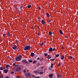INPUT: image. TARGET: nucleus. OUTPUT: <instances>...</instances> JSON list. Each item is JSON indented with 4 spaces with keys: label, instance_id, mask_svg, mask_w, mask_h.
<instances>
[{
    "label": "nucleus",
    "instance_id": "1",
    "mask_svg": "<svg viewBox=\"0 0 78 78\" xmlns=\"http://www.w3.org/2000/svg\"><path fill=\"white\" fill-rule=\"evenodd\" d=\"M31 49V47L30 46H27L23 48L24 50H29Z\"/></svg>",
    "mask_w": 78,
    "mask_h": 78
},
{
    "label": "nucleus",
    "instance_id": "2",
    "mask_svg": "<svg viewBox=\"0 0 78 78\" xmlns=\"http://www.w3.org/2000/svg\"><path fill=\"white\" fill-rule=\"evenodd\" d=\"M20 58H22V56H21L20 55H19L18 57H16V61H20V60H21Z\"/></svg>",
    "mask_w": 78,
    "mask_h": 78
},
{
    "label": "nucleus",
    "instance_id": "3",
    "mask_svg": "<svg viewBox=\"0 0 78 78\" xmlns=\"http://www.w3.org/2000/svg\"><path fill=\"white\" fill-rule=\"evenodd\" d=\"M12 48L15 50H16L17 49V46L16 45H14L12 46Z\"/></svg>",
    "mask_w": 78,
    "mask_h": 78
},
{
    "label": "nucleus",
    "instance_id": "4",
    "mask_svg": "<svg viewBox=\"0 0 78 78\" xmlns=\"http://www.w3.org/2000/svg\"><path fill=\"white\" fill-rule=\"evenodd\" d=\"M9 67H10V66L9 65H7L6 66V68H5V69H9Z\"/></svg>",
    "mask_w": 78,
    "mask_h": 78
},
{
    "label": "nucleus",
    "instance_id": "5",
    "mask_svg": "<svg viewBox=\"0 0 78 78\" xmlns=\"http://www.w3.org/2000/svg\"><path fill=\"white\" fill-rule=\"evenodd\" d=\"M20 69H21L20 68V67H18L16 69V70L17 71H19L20 70Z\"/></svg>",
    "mask_w": 78,
    "mask_h": 78
},
{
    "label": "nucleus",
    "instance_id": "6",
    "mask_svg": "<svg viewBox=\"0 0 78 78\" xmlns=\"http://www.w3.org/2000/svg\"><path fill=\"white\" fill-rule=\"evenodd\" d=\"M34 54L33 52H32L30 54V56H31V57H33L34 56Z\"/></svg>",
    "mask_w": 78,
    "mask_h": 78
},
{
    "label": "nucleus",
    "instance_id": "7",
    "mask_svg": "<svg viewBox=\"0 0 78 78\" xmlns=\"http://www.w3.org/2000/svg\"><path fill=\"white\" fill-rule=\"evenodd\" d=\"M51 56H50V55H48L47 56V58L48 59H51Z\"/></svg>",
    "mask_w": 78,
    "mask_h": 78
},
{
    "label": "nucleus",
    "instance_id": "8",
    "mask_svg": "<svg viewBox=\"0 0 78 78\" xmlns=\"http://www.w3.org/2000/svg\"><path fill=\"white\" fill-rule=\"evenodd\" d=\"M62 76V75L61 74H58L57 75V77L58 78L61 77Z\"/></svg>",
    "mask_w": 78,
    "mask_h": 78
},
{
    "label": "nucleus",
    "instance_id": "9",
    "mask_svg": "<svg viewBox=\"0 0 78 78\" xmlns=\"http://www.w3.org/2000/svg\"><path fill=\"white\" fill-rule=\"evenodd\" d=\"M13 65L14 67H17L18 66V65L17 63H14Z\"/></svg>",
    "mask_w": 78,
    "mask_h": 78
},
{
    "label": "nucleus",
    "instance_id": "10",
    "mask_svg": "<svg viewBox=\"0 0 78 78\" xmlns=\"http://www.w3.org/2000/svg\"><path fill=\"white\" fill-rule=\"evenodd\" d=\"M61 59L62 60L64 59V55H62L61 57Z\"/></svg>",
    "mask_w": 78,
    "mask_h": 78
},
{
    "label": "nucleus",
    "instance_id": "11",
    "mask_svg": "<svg viewBox=\"0 0 78 78\" xmlns=\"http://www.w3.org/2000/svg\"><path fill=\"white\" fill-rule=\"evenodd\" d=\"M8 70L5 69L4 70V73H6L8 72Z\"/></svg>",
    "mask_w": 78,
    "mask_h": 78
},
{
    "label": "nucleus",
    "instance_id": "12",
    "mask_svg": "<svg viewBox=\"0 0 78 78\" xmlns=\"http://www.w3.org/2000/svg\"><path fill=\"white\" fill-rule=\"evenodd\" d=\"M41 23L42 25H44L45 24V21L44 20H41Z\"/></svg>",
    "mask_w": 78,
    "mask_h": 78
},
{
    "label": "nucleus",
    "instance_id": "13",
    "mask_svg": "<svg viewBox=\"0 0 78 78\" xmlns=\"http://www.w3.org/2000/svg\"><path fill=\"white\" fill-rule=\"evenodd\" d=\"M22 61H23V63H27V60H23Z\"/></svg>",
    "mask_w": 78,
    "mask_h": 78
},
{
    "label": "nucleus",
    "instance_id": "14",
    "mask_svg": "<svg viewBox=\"0 0 78 78\" xmlns=\"http://www.w3.org/2000/svg\"><path fill=\"white\" fill-rule=\"evenodd\" d=\"M46 16H47L48 17H50V15H49V13H46Z\"/></svg>",
    "mask_w": 78,
    "mask_h": 78
},
{
    "label": "nucleus",
    "instance_id": "15",
    "mask_svg": "<svg viewBox=\"0 0 78 78\" xmlns=\"http://www.w3.org/2000/svg\"><path fill=\"white\" fill-rule=\"evenodd\" d=\"M59 32H60V33L61 34H63V33L62 32V30H59Z\"/></svg>",
    "mask_w": 78,
    "mask_h": 78
},
{
    "label": "nucleus",
    "instance_id": "16",
    "mask_svg": "<svg viewBox=\"0 0 78 78\" xmlns=\"http://www.w3.org/2000/svg\"><path fill=\"white\" fill-rule=\"evenodd\" d=\"M52 48H50L49 49V51H52Z\"/></svg>",
    "mask_w": 78,
    "mask_h": 78
},
{
    "label": "nucleus",
    "instance_id": "17",
    "mask_svg": "<svg viewBox=\"0 0 78 78\" xmlns=\"http://www.w3.org/2000/svg\"><path fill=\"white\" fill-rule=\"evenodd\" d=\"M48 34L49 36H51L52 34V32H50Z\"/></svg>",
    "mask_w": 78,
    "mask_h": 78
},
{
    "label": "nucleus",
    "instance_id": "18",
    "mask_svg": "<svg viewBox=\"0 0 78 78\" xmlns=\"http://www.w3.org/2000/svg\"><path fill=\"white\" fill-rule=\"evenodd\" d=\"M10 36V33H9V32H8L7 33V36L8 37H9Z\"/></svg>",
    "mask_w": 78,
    "mask_h": 78
},
{
    "label": "nucleus",
    "instance_id": "19",
    "mask_svg": "<svg viewBox=\"0 0 78 78\" xmlns=\"http://www.w3.org/2000/svg\"><path fill=\"white\" fill-rule=\"evenodd\" d=\"M49 76L50 78H52V76H53V74H50Z\"/></svg>",
    "mask_w": 78,
    "mask_h": 78
},
{
    "label": "nucleus",
    "instance_id": "20",
    "mask_svg": "<svg viewBox=\"0 0 78 78\" xmlns=\"http://www.w3.org/2000/svg\"><path fill=\"white\" fill-rule=\"evenodd\" d=\"M34 73H39V72L37 71H34Z\"/></svg>",
    "mask_w": 78,
    "mask_h": 78
},
{
    "label": "nucleus",
    "instance_id": "21",
    "mask_svg": "<svg viewBox=\"0 0 78 78\" xmlns=\"http://www.w3.org/2000/svg\"><path fill=\"white\" fill-rule=\"evenodd\" d=\"M31 73H28V76H29L30 77L31 76Z\"/></svg>",
    "mask_w": 78,
    "mask_h": 78
},
{
    "label": "nucleus",
    "instance_id": "22",
    "mask_svg": "<svg viewBox=\"0 0 78 78\" xmlns=\"http://www.w3.org/2000/svg\"><path fill=\"white\" fill-rule=\"evenodd\" d=\"M31 5H27V7L28 8H30L31 7Z\"/></svg>",
    "mask_w": 78,
    "mask_h": 78
},
{
    "label": "nucleus",
    "instance_id": "23",
    "mask_svg": "<svg viewBox=\"0 0 78 78\" xmlns=\"http://www.w3.org/2000/svg\"><path fill=\"white\" fill-rule=\"evenodd\" d=\"M50 61H55V59H54L53 58L51 59L50 60Z\"/></svg>",
    "mask_w": 78,
    "mask_h": 78
},
{
    "label": "nucleus",
    "instance_id": "24",
    "mask_svg": "<svg viewBox=\"0 0 78 78\" xmlns=\"http://www.w3.org/2000/svg\"><path fill=\"white\" fill-rule=\"evenodd\" d=\"M0 70H3V67H1L0 68Z\"/></svg>",
    "mask_w": 78,
    "mask_h": 78
},
{
    "label": "nucleus",
    "instance_id": "25",
    "mask_svg": "<svg viewBox=\"0 0 78 78\" xmlns=\"http://www.w3.org/2000/svg\"><path fill=\"white\" fill-rule=\"evenodd\" d=\"M44 55L45 56H47L48 55V54H47V53L44 54Z\"/></svg>",
    "mask_w": 78,
    "mask_h": 78
},
{
    "label": "nucleus",
    "instance_id": "26",
    "mask_svg": "<svg viewBox=\"0 0 78 78\" xmlns=\"http://www.w3.org/2000/svg\"><path fill=\"white\" fill-rule=\"evenodd\" d=\"M20 9H22L23 8V6H20Z\"/></svg>",
    "mask_w": 78,
    "mask_h": 78
},
{
    "label": "nucleus",
    "instance_id": "27",
    "mask_svg": "<svg viewBox=\"0 0 78 78\" xmlns=\"http://www.w3.org/2000/svg\"><path fill=\"white\" fill-rule=\"evenodd\" d=\"M28 73L26 74H25V76H28Z\"/></svg>",
    "mask_w": 78,
    "mask_h": 78
},
{
    "label": "nucleus",
    "instance_id": "28",
    "mask_svg": "<svg viewBox=\"0 0 78 78\" xmlns=\"http://www.w3.org/2000/svg\"><path fill=\"white\" fill-rule=\"evenodd\" d=\"M68 58H70V59H72V57L71 56H69L68 57Z\"/></svg>",
    "mask_w": 78,
    "mask_h": 78
},
{
    "label": "nucleus",
    "instance_id": "29",
    "mask_svg": "<svg viewBox=\"0 0 78 78\" xmlns=\"http://www.w3.org/2000/svg\"><path fill=\"white\" fill-rule=\"evenodd\" d=\"M36 61H34V62H33V64H35V63H36Z\"/></svg>",
    "mask_w": 78,
    "mask_h": 78
},
{
    "label": "nucleus",
    "instance_id": "30",
    "mask_svg": "<svg viewBox=\"0 0 78 78\" xmlns=\"http://www.w3.org/2000/svg\"><path fill=\"white\" fill-rule=\"evenodd\" d=\"M53 63H51V68H52V67H53Z\"/></svg>",
    "mask_w": 78,
    "mask_h": 78
},
{
    "label": "nucleus",
    "instance_id": "31",
    "mask_svg": "<svg viewBox=\"0 0 78 78\" xmlns=\"http://www.w3.org/2000/svg\"><path fill=\"white\" fill-rule=\"evenodd\" d=\"M59 54L56 55V57H59Z\"/></svg>",
    "mask_w": 78,
    "mask_h": 78
},
{
    "label": "nucleus",
    "instance_id": "32",
    "mask_svg": "<svg viewBox=\"0 0 78 78\" xmlns=\"http://www.w3.org/2000/svg\"><path fill=\"white\" fill-rule=\"evenodd\" d=\"M28 61L29 62H33V61L31 60H29Z\"/></svg>",
    "mask_w": 78,
    "mask_h": 78
},
{
    "label": "nucleus",
    "instance_id": "33",
    "mask_svg": "<svg viewBox=\"0 0 78 78\" xmlns=\"http://www.w3.org/2000/svg\"><path fill=\"white\" fill-rule=\"evenodd\" d=\"M17 78H21L22 77H21V76H17L16 77Z\"/></svg>",
    "mask_w": 78,
    "mask_h": 78
},
{
    "label": "nucleus",
    "instance_id": "34",
    "mask_svg": "<svg viewBox=\"0 0 78 78\" xmlns=\"http://www.w3.org/2000/svg\"><path fill=\"white\" fill-rule=\"evenodd\" d=\"M43 44H44V43L42 42V43H41L40 44L41 46H42V45H43Z\"/></svg>",
    "mask_w": 78,
    "mask_h": 78
},
{
    "label": "nucleus",
    "instance_id": "35",
    "mask_svg": "<svg viewBox=\"0 0 78 78\" xmlns=\"http://www.w3.org/2000/svg\"><path fill=\"white\" fill-rule=\"evenodd\" d=\"M48 22H49V23H50V22H51V20H48Z\"/></svg>",
    "mask_w": 78,
    "mask_h": 78
},
{
    "label": "nucleus",
    "instance_id": "36",
    "mask_svg": "<svg viewBox=\"0 0 78 78\" xmlns=\"http://www.w3.org/2000/svg\"><path fill=\"white\" fill-rule=\"evenodd\" d=\"M3 36H4V37H5V36H6V34H3Z\"/></svg>",
    "mask_w": 78,
    "mask_h": 78
},
{
    "label": "nucleus",
    "instance_id": "37",
    "mask_svg": "<svg viewBox=\"0 0 78 78\" xmlns=\"http://www.w3.org/2000/svg\"><path fill=\"white\" fill-rule=\"evenodd\" d=\"M14 72L13 71H12V72H11V74H14Z\"/></svg>",
    "mask_w": 78,
    "mask_h": 78
},
{
    "label": "nucleus",
    "instance_id": "38",
    "mask_svg": "<svg viewBox=\"0 0 78 78\" xmlns=\"http://www.w3.org/2000/svg\"><path fill=\"white\" fill-rule=\"evenodd\" d=\"M3 75H1L0 76V78H3Z\"/></svg>",
    "mask_w": 78,
    "mask_h": 78
},
{
    "label": "nucleus",
    "instance_id": "39",
    "mask_svg": "<svg viewBox=\"0 0 78 78\" xmlns=\"http://www.w3.org/2000/svg\"><path fill=\"white\" fill-rule=\"evenodd\" d=\"M40 74H43V72H39Z\"/></svg>",
    "mask_w": 78,
    "mask_h": 78
},
{
    "label": "nucleus",
    "instance_id": "40",
    "mask_svg": "<svg viewBox=\"0 0 78 78\" xmlns=\"http://www.w3.org/2000/svg\"><path fill=\"white\" fill-rule=\"evenodd\" d=\"M55 49H56L55 48H53V49H52V51H55Z\"/></svg>",
    "mask_w": 78,
    "mask_h": 78
},
{
    "label": "nucleus",
    "instance_id": "41",
    "mask_svg": "<svg viewBox=\"0 0 78 78\" xmlns=\"http://www.w3.org/2000/svg\"><path fill=\"white\" fill-rule=\"evenodd\" d=\"M61 65V64L59 63L58 65V66H60V65Z\"/></svg>",
    "mask_w": 78,
    "mask_h": 78
},
{
    "label": "nucleus",
    "instance_id": "42",
    "mask_svg": "<svg viewBox=\"0 0 78 78\" xmlns=\"http://www.w3.org/2000/svg\"><path fill=\"white\" fill-rule=\"evenodd\" d=\"M38 9H40L41 10V7H38Z\"/></svg>",
    "mask_w": 78,
    "mask_h": 78
},
{
    "label": "nucleus",
    "instance_id": "43",
    "mask_svg": "<svg viewBox=\"0 0 78 78\" xmlns=\"http://www.w3.org/2000/svg\"><path fill=\"white\" fill-rule=\"evenodd\" d=\"M40 59V58L39 57H38L37 59V60H39V59Z\"/></svg>",
    "mask_w": 78,
    "mask_h": 78
},
{
    "label": "nucleus",
    "instance_id": "44",
    "mask_svg": "<svg viewBox=\"0 0 78 78\" xmlns=\"http://www.w3.org/2000/svg\"><path fill=\"white\" fill-rule=\"evenodd\" d=\"M41 69H44V68L43 67H41Z\"/></svg>",
    "mask_w": 78,
    "mask_h": 78
},
{
    "label": "nucleus",
    "instance_id": "45",
    "mask_svg": "<svg viewBox=\"0 0 78 78\" xmlns=\"http://www.w3.org/2000/svg\"><path fill=\"white\" fill-rule=\"evenodd\" d=\"M62 49H64L65 48L64 47H62Z\"/></svg>",
    "mask_w": 78,
    "mask_h": 78
},
{
    "label": "nucleus",
    "instance_id": "46",
    "mask_svg": "<svg viewBox=\"0 0 78 78\" xmlns=\"http://www.w3.org/2000/svg\"><path fill=\"white\" fill-rule=\"evenodd\" d=\"M35 78H40L38 77H35Z\"/></svg>",
    "mask_w": 78,
    "mask_h": 78
},
{
    "label": "nucleus",
    "instance_id": "47",
    "mask_svg": "<svg viewBox=\"0 0 78 78\" xmlns=\"http://www.w3.org/2000/svg\"><path fill=\"white\" fill-rule=\"evenodd\" d=\"M65 37H66V38H68V36H65Z\"/></svg>",
    "mask_w": 78,
    "mask_h": 78
},
{
    "label": "nucleus",
    "instance_id": "48",
    "mask_svg": "<svg viewBox=\"0 0 78 78\" xmlns=\"http://www.w3.org/2000/svg\"><path fill=\"white\" fill-rule=\"evenodd\" d=\"M26 72L25 71H24V73H25Z\"/></svg>",
    "mask_w": 78,
    "mask_h": 78
},
{
    "label": "nucleus",
    "instance_id": "49",
    "mask_svg": "<svg viewBox=\"0 0 78 78\" xmlns=\"http://www.w3.org/2000/svg\"><path fill=\"white\" fill-rule=\"evenodd\" d=\"M2 73V72H1V71H0V73Z\"/></svg>",
    "mask_w": 78,
    "mask_h": 78
},
{
    "label": "nucleus",
    "instance_id": "50",
    "mask_svg": "<svg viewBox=\"0 0 78 78\" xmlns=\"http://www.w3.org/2000/svg\"><path fill=\"white\" fill-rule=\"evenodd\" d=\"M41 72H42V70H41Z\"/></svg>",
    "mask_w": 78,
    "mask_h": 78
}]
</instances>
